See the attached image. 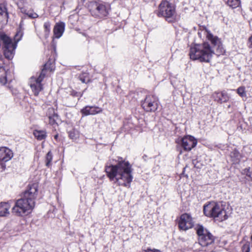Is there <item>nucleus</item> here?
<instances>
[{"label": "nucleus", "mask_w": 252, "mask_h": 252, "mask_svg": "<svg viewBox=\"0 0 252 252\" xmlns=\"http://www.w3.org/2000/svg\"><path fill=\"white\" fill-rule=\"evenodd\" d=\"M65 24L63 22L57 23L54 28L53 32L55 37L59 38L63 35L64 31Z\"/></svg>", "instance_id": "obj_17"}, {"label": "nucleus", "mask_w": 252, "mask_h": 252, "mask_svg": "<svg viewBox=\"0 0 252 252\" xmlns=\"http://www.w3.org/2000/svg\"><path fill=\"white\" fill-rule=\"evenodd\" d=\"M88 6L92 15L99 18L107 16L111 10L110 4L105 2H91Z\"/></svg>", "instance_id": "obj_6"}, {"label": "nucleus", "mask_w": 252, "mask_h": 252, "mask_svg": "<svg viewBox=\"0 0 252 252\" xmlns=\"http://www.w3.org/2000/svg\"><path fill=\"white\" fill-rule=\"evenodd\" d=\"M37 185H30L25 191L23 197L16 200L12 208V213L18 216H23L30 214L34 206L37 196Z\"/></svg>", "instance_id": "obj_3"}, {"label": "nucleus", "mask_w": 252, "mask_h": 252, "mask_svg": "<svg viewBox=\"0 0 252 252\" xmlns=\"http://www.w3.org/2000/svg\"><path fill=\"white\" fill-rule=\"evenodd\" d=\"M204 32L213 46L211 47L207 42L201 44H195L190 47L189 55L190 58L192 60H198L202 62L208 63L214 54H216L218 56L222 55L224 53V49L220 39L217 36H214L206 30Z\"/></svg>", "instance_id": "obj_1"}, {"label": "nucleus", "mask_w": 252, "mask_h": 252, "mask_svg": "<svg viewBox=\"0 0 252 252\" xmlns=\"http://www.w3.org/2000/svg\"><path fill=\"white\" fill-rule=\"evenodd\" d=\"M25 3V0H17V1L18 7L22 13H26V8L24 6Z\"/></svg>", "instance_id": "obj_26"}, {"label": "nucleus", "mask_w": 252, "mask_h": 252, "mask_svg": "<svg viewBox=\"0 0 252 252\" xmlns=\"http://www.w3.org/2000/svg\"><path fill=\"white\" fill-rule=\"evenodd\" d=\"M0 36L3 40L4 55L5 58L8 59L9 62L14 56L16 44L12 42L11 39L9 37H6L2 34Z\"/></svg>", "instance_id": "obj_10"}, {"label": "nucleus", "mask_w": 252, "mask_h": 252, "mask_svg": "<svg viewBox=\"0 0 252 252\" xmlns=\"http://www.w3.org/2000/svg\"><path fill=\"white\" fill-rule=\"evenodd\" d=\"M48 115L49 124L54 125L57 124V121L59 119V116L57 113L55 112L53 108H50L48 110Z\"/></svg>", "instance_id": "obj_18"}, {"label": "nucleus", "mask_w": 252, "mask_h": 252, "mask_svg": "<svg viewBox=\"0 0 252 252\" xmlns=\"http://www.w3.org/2000/svg\"><path fill=\"white\" fill-rule=\"evenodd\" d=\"M52 160V155L51 152H49L46 156V165L49 167L51 165V162Z\"/></svg>", "instance_id": "obj_28"}, {"label": "nucleus", "mask_w": 252, "mask_h": 252, "mask_svg": "<svg viewBox=\"0 0 252 252\" xmlns=\"http://www.w3.org/2000/svg\"><path fill=\"white\" fill-rule=\"evenodd\" d=\"M58 136V135H55L54 137H55V139H57Z\"/></svg>", "instance_id": "obj_37"}, {"label": "nucleus", "mask_w": 252, "mask_h": 252, "mask_svg": "<svg viewBox=\"0 0 252 252\" xmlns=\"http://www.w3.org/2000/svg\"><path fill=\"white\" fill-rule=\"evenodd\" d=\"M230 157L233 163L236 164L239 162L241 158V155L237 150H233L230 153Z\"/></svg>", "instance_id": "obj_20"}, {"label": "nucleus", "mask_w": 252, "mask_h": 252, "mask_svg": "<svg viewBox=\"0 0 252 252\" xmlns=\"http://www.w3.org/2000/svg\"><path fill=\"white\" fill-rule=\"evenodd\" d=\"M48 68V63L44 65V69L42 70L41 72L38 76H32L31 77L30 80V86L36 96L38 95L39 92L42 90V86L41 82L45 77V69Z\"/></svg>", "instance_id": "obj_7"}, {"label": "nucleus", "mask_w": 252, "mask_h": 252, "mask_svg": "<svg viewBox=\"0 0 252 252\" xmlns=\"http://www.w3.org/2000/svg\"><path fill=\"white\" fill-rule=\"evenodd\" d=\"M7 82V78L6 76L4 77H0V82L2 84H4Z\"/></svg>", "instance_id": "obj_33"}, {"label": "nucleus", "mask_w": 252, "mask_h": 252, "mask_svg": "<svg viewBox=\"0 0 252 252\" xmlns=\"http://www.w3.org/2000/svg\"><path fill=\"white\" fill-rule=\"evenodd\" d=\"M145 252H161L160 250L156 249H150L148 248L145 250Z\"/></svg>", "instance_id": "obj_32"}, {"label": "nucleus", "mask_w": 252, "mask_h": 252, "mask_svg": "<svg viewBox=\"0 0 252 252\" xmlns=\"http://www.w3.org/2000/svg\"><path fill=\"white\" fill-rule=\"evenodd\" d=\"M102 112V109L96 106H87L81 110V112L84 115H95Z\"/></svg>", "instance_id": "obj_15"}, {"label": "nucleus", "mask_w": 252, "mask_h": 252, "mask_svg": "<svg viewBox=\"0 0 252 252\" xmlns=\"http://www.w3.org/2000/svg\"><path fill=\"white\" fill-rule=\"evenodd\" d=\"M249 41L251 43L250 47L252 48V35L250 37Z\"/></svg>", "instance_id": "obj_36"}, {"label": "nucleus", "mask_w": 252, "mask_h": 252, "mask_svg": "<svg viewBox=\"0 0 252 252\" xmlns=\"http://www.w3.org/2000/svg\"><path fill=\"white\" fill-rule=\"evenodd\" d=\"M176 143L186 151H190L195 147L197 144L196 139L191 135L185 136L182 138H178L176 140Z\"/></svg>", "instance_id": "obj_9"}, {"label": "nucleus", "mask_w": 252, "mask_h": 252, "mask_svg": "<svg viewBox=\"0 0 252 252\" xmlns=\"http://www.w3.org/2000/svg\"><path fill=\"white\" fill-rule=\"evenodd\" d=\"M71 94L73 96H78L80 95V97L81 96V95H82V94L80 95L79 93H78L77 92H74V91H72V92Z\"/></svg>", "instance_id": "obj_34"}, {"label": "nucleus", "mask_w": 252, "mask_h": 252, "mask_svg": "<svg viewBox=\"0 0 252 252\" xmlns=\"http://www.w3.org/2000/svg\"><path fill=\"white\" fill-rule=\"evenodd\" d=\"M157 15L158 17H164L168 22H172L176 16L175 8L169 1L162 0L158 5Z\"/></svg>", "instance_id": "obj_5"}, {"label": "nucleus", "mask_w": 252, "mask_h": 252, "mask_svg": "<svg viewBox=\"0 0 252 252\" xmlns=\"http://www.w3.org/2000/svg\"><path fill=\"white\" fill-rule=\"evenodd\" d=\"M13 157V153L10 149L6 147L0 148V170L3 171L5 169V163L10 160Z\"/></svg>", "instance_id": "obj_12"}, {"label": "nucleus", "mask_w": 252, "mask_h": 252, "mask_svg": "<svg viewBox=\"0 0 252 252\" xmlns=\"http://www.w3.org/2000/svg\"><path fill=\"white\" fill-rule=\"evenodd\" d=\"M11 205L9 202L0 203V216L4 217L9 214Z\"/></svg>", "instance_id": "obj_19"}, {"label": "nucleus", "mask_w": 252, "mask_h": 252, "mask_svg": "<svg viewBox=\"0 0 252 252\" xmlns=\"http://www.w3.org/2000/svg\"><path fill=\"white\" fill-rule=\"evenodd\" d=\"M105 171L111 181L119 186L130 187L132 169L128 161L121 160L115 165L106 166Z\"/></svg>", "instance_id": "obj_2"}, {"label": "nucleus", "mask_w": 252, "mask_h": 252, "mask_svg": "<svg viewBox=\"0 0 252 252\" xmlns=\"http://www.w3.org/2000/svg\"><path fill=\"white\" fill-rule=\"evenodd\" d=\"M212 96L215 101L220 103L226 102L229 99L228 94L224 91L221 92H216L213 93Z\"/></svg>", "instance_id": "obj_14"}, {"label": "nucleus", "mask_w": 252, "mask_h": 252, "mask_svg": "<svg viewBox=\"0 0 252 252\" xmlns=\"http://www.w3.org/2000/svg\"><path fill=\"white\" fill-rule=\"evenodd\" d=\"M24 25L23 21H21L19 25V31L17 32L16 34L14 36V40L16 42H18L23 36Z\"/></svg>", "instance_id": "obj_21"}, {"label": "nucleus", "mask_w": 252, "mask_h": 252, "mask_svg": "<svg viewBox=\"0 0 252 252\" xmlns=\"http://www.w3.org/2000/svg\"><path fill=\"white\" fill-rule=\"evenodd\" d=\"M203 211L205 216L217 218L220 221L227 218L226 211L222 206L215 202L209 203L204 205Z\"/></svg>", "instance_id": "obj_4"}, {"label": "nucleus", "mask_w": 252, "mask_h": 252, "mask_svg": "<svg viewBox=\"0 0 252 252\" xmlns=\"http://www.w3.org/2000/svg\"><path fill=\"white\" fill-rule=\"evenodd\" d=\"M250 247L248 245H245L242 248L243 252H250Z\"/></svg>", "instance_id": "obj_31"}, {"label": "nucleus", "mask_w": 252, "mask_h": 252, "mask_svg": "<svg viewBox=\"0 0 252 252\" xmlns=\"http://www.w3.org/2000/svg\"><path fill=\"white\" fill-rule=\"evenodd\" d=\"M227 3L228 5L232 8H235L239 6L240 4V0H228Z\"/></svg>", "instance_id": "obj_25"}, {"label": "nucleus", "mask_w": 252, "mask_h": 252, "mask_svg": "<svg viewBox=\"0 0 252 252\" xmlns=\"http://www.w3.org/2000/svg\"><path fill=\"white\" fill-rule=\"evenodd\" d=\"M237 93L242 97L246 96V93L245 91V87L241 86L239 87L237 90Z\"/></svg>", "instance_id": "obj_27"}, {"label": "nucleus", "mask_w": 252, "mask_h": 252, "mask_svg": "<svg viewBox=\"0 0 252 252\" xmlns=\"http://www.w3.org/2000/svg\"><path fill=\"white\" fill-rule=\"evenodd\" d=\"M143 108L147 112H155L158 106V100L157 96L152 95H147L142 102Z\"/></svg>", "instance_id": "obj_11"}, {"label": "nucleus", "mask_w": 252, "mask_h": 252, "mask_svg": "<svg viewBox=\"0 0 252 252\" xmlns=\"http://www.w3.org/2000/svg\"><path fill=\"white\" fill-rule=\"evenodd\" d=\"M1 56H0V58ZM5 64V63L3 62L2 60H0V69L3 67V65Z\"/></svg>", "instance_id": "obj_35"}, {"label": "nucleus", "mask_w": 252, "mask_h": 252, "mask_svg": "<svg viewBox=\"0 0 252 252\" xmlns=\"http://www.w3.org/2000/svg\"><path fill=\"white\" fill-rule=\"evenodd\" d=\"M44 36L45 38H47L49 35L51 29V23L49 21L44 23L43 25Z\"/></svg>", "instance_id": "obj_23"}, {"label": "nucleus", "mask_w": 252, "mask_h": 252, "mask_svg": "<svg viewBox=\"0 0 252 252\" xmlns=\"http://www.w3.org/2000/svg\"><path fill=\"white\" fill-rule=\"evenodd\" d=\"M69 136L73 140L76 141L79 137V132L77 130L72 129L69 132Z\"/></svg>", "instance_id": "obj_24"}, {"label": "nucleus", "mask_w": 252, "mask_h": 252, "mask_svg": "<svg viewBox=\"0 0 252 252\" xmlns=\"http://www.w3.org/2000/svg\"><path fill=\"white\" fill-rule=\"evenodd\" d=\"M27 15L30 18L32 19H35L38 17V15L36 13L34 12L32 10L27 11L26 9V13H23Z\"/></svg>", "instance_id": "obj_29"}, {"label": "nucleus", "mask_w": 252, "mask_h": 252, "mask_svg": "<svg viewBox=\"0 0 252 252\" xmlns=\"http://www.w3.org/2000/svg\"><path fill=\"white\" fill-rule=\"evenodd\" d=\"M180 154H182V151H180Z\"/></svg>", "instance_id": "obj_38"}, {"label": "nucleus", "mask_w": 252, "mask_h": 252, "mask_svg": "<svg viewBox=\"0 0 252 252\" xmlns=\"http://www.w3.org/2000/svg\"><path fill=\"white\" fill-rule=\"evenodd\" d=\"M80 80L83 83H87L89 81V77L88 74L87 73H83L81 75H80Z\"/></svg>", "instance_id": "obj_30"}, {"label": "nucleus", "mask_w": 252, "mask_h": 252, "mask_svg": "<svg viewBox=\"0 0 252 252\" xmlns=\"http://www.w3.org/2000/svg\"><path fill=\"white\" fill-rule=\"evenodd\" d=\"M8 21V13L4 5H0V29H2Z\"/></svg>", "instance_id": "obj_16"}, {"label": "nucleus", "mask_w": 252, "mask_h": 252, "mask_svg": "<svg viewBox=\"0 0 252 252\" xmlns=\"http://www.w3.org/2000/svg\"><path fill=\"white\" fill-rule=\"evenodd\" d=\"M33 134L38 140L45 139L46 137V132L44 130H35L33 132Z\"/></svg>", "instance_id": "obj_22"}, {"label": "nucleus", "mask_w": 252, "mask_h": 252, "mask_svg": "<svg viewBox=\"0 0 252 252\" xmlns=\"http://www.w3.org/2000/svg\"><path fill=\"white\" fill-rule=\"evenodd\" d=\"M193 221L191 216L187 213L182 214L178 221L180 229L187 230L193 226Z\"/></svg>", "instance_id": "obj_13"}, {"label": "nucleus", "mask_w": 252, "mask_h": 252, "mask_svg": "<svg viewBox=\"0 0 252 252\" xmlns=\"http://www.w3.org/2000/svg\"><path fill=\"white\" fill-rule=\"evenodd\" d=\"M196 229L198 236V243L201 246H207L214 242L213 235L202 225H198Z\"/></svg>", "instance_id": "obj_8"}]
</instances>
